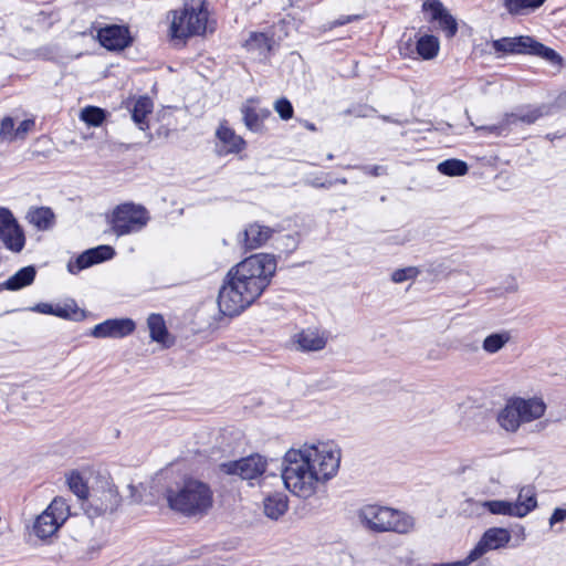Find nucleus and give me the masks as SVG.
Listing matches in <instances>:
<instances>
[{
  "mask_svg": "<svg viewBox=\"0 0 566 566\" xmlns=\"http://www.w3.org/2000/svg\"><path fill=\"white\" fill-rule=\"evenodd\" d=\"M274 109L283 120H289L294 115L293 105L286 97L275 101Z\"/></svg>",
  "mask_w": 566,
  "mask_h": 566,
  "instance_id": "obj_42",
  "label": "nucleus"
},
{
  "mask_svg": "<svg viewBox=\"0 0 566 566\" xmlns=\"http://www.w3.org/2000/svg\"><path fill=\"white\" fill-rule=\"evenodd\" d=\"M17 139L14 120L7 116L0 122V142L12 143Z\"/></svg>",
  "mask_w": 566,
  "mask_h": 566,
  "instance_id": "obj_40",
  "label": "nucleus"
},
{
  "mask_svg": "<svg viewBox=\"0 0 566 566\" xmlns=\"http://www.w3.org/2000/svg\"><path fill=\"white\" fill-rule=\"evenodd\" d=\"M125 107L132 114L133 120L137 124H142V96H133L124 102Z\"/></svg>",
  "mask_w": 566,
  "mask_h": 566,
  "instance_id": "obj_41",
  "label": "nucleus"
},
{
  "mask_svg": "<svg viewBox=\"0 0 566 566\" xmlns=\"http://www.w3.org/2000/svg\"><path fill=\"white\" fill-rule=\"evenodd\" d=\"M469 170L465 161L457 158L446 159L438 165V171L449 177L464 176Z\"/></svg>",
  "mask_w": 566,
  "mask_h": 566,
  "instance_id": "obj_33",
  "label": "nucleus"
},
{
  "mask_svg": "<svg viewBox=\"0 0 566 566\" xmlns=\"http://www.w3.org/2000/svg\"><path fill=\"white\" fill-rule=\"evenodd\" d=\"M0 240L6 249L11 252L20 253L25 245V235L22 228H12L0 232Z\"/></svg>",
  "mask_w": 566,
  "mask_h": 566,
  "instance_id": "obj_30",
  "label": "nucleus"
},
{
  "mask_svg": "<svg viewBox=\"0 0 566 566\" xmlns=\"http://www.w3.org/2000/svg\"><path fill=\"white\" fill-rule=\"evenodd\" d=\"M333 181H334V185H336V184H343V185H346V184L348 182V181H347V179H346L345 177H343V178H337V179H335V180H333Z\"/></svg>",
  "mask_w": 566,
  "mask_h": 566,
  "instance_id": "obj_60",
  "label": "nucleus"
},
{
  "mask_svg": "<svg viewBox=\"0 0 566 566\" xmlns=\"http://www.w3.org/2000/svg\"><path fill=\"white\" fill-rule=\"evenodd\" d=\"M168 35H207L217 31V20L209 12L207 0H185L181 9L167 14Z\"/></svg>",
  "mask_w": 566,
  "mask_h": 566,
  "instance_id": "obj_3",
  "label": "nucleus"
},
{
  "mask_svg": "<svg viewBox=\"0 0 566 566\" xmlns=\"http://www.w3.org/2000/svg\"><path fill=\"white\" fill-rule=\"evenodd\" d=\"M25 218L38 230L45 231L53 227L55 216L50 208L40 207L31 208Z\"/></svg>",
  "mask_w": 566,
  "mask_h": 566,
  "instance_id": "obj_25",
  "label": "nucleus"
},
{
  "mask_svg": "<svg viewBox=\"0 0 566 566\" xmlns=\"http://www.w3.org/2000/svg\"><path fill=\"white\" fill-rule=\"evenodd\" d=\"M426 20L446 35H455L459 30L458 20L440 0H424L421 6Z\"/></svg>",
  "mask_w": 566,
  "mask_h": 566,
  "instance_id": "obj_7",
  "label": "nucleus"
},
{
  "mask_svg": "<svg viewBox=\"0 0 566 566\" xmlns=\"http://www.w3.org/2000/svg\"><path fill=\"white\" fill-rule=\"evenodd\" d=\"M70 514V505L66 500L62 496L54 497L49 506L36 516L32 526L34 535L41 539L51 537L66 522Z\"/></svg>",
  "mask_w": 566,
  "mask_h": 566,
  "instance_id": "obj_5",
  "label": "nucleus"
},
{
  "mask_svg": "<svg viewBox=\"0 0 566 566\" xmlns=\"http://www.w3.org/2000/svg\"><path fill=\"white\" fill-rule=\"evenodd\" d=\"M376 109L369 106H360L358 109H347L346 114H355L358 117H368Z\"/></svg>",
  "mask_w": 566,
  "mask_h": 566,
  "instance_id": "obj_52",
  "label": "nucleus"
},
{
  "mask_svg": "<svg viewBox=\"0 0 566 566\" xmlns=\"http://www.w3.org/2000/svg\"><path fill=\"white\" fill-rule=\"evenodd\" d=\"M147 327L151 342L157 343L161 349H168L176 344L177 338L169 333L163 315L150 314L147 318Z\"/></svg>",
  "mask_w": 566,
  "mask_h": 566,
  "instance_id": "obj_18",
  "label": "nucleus"
},
{
  "mask_svg": "<svg viewBox=\"0 0 566 566\" xmlns=\"http://www.w3.org/2000/svg\"><path fill=\"white\" fill-rule=\"evenodd\" d=\"M518 290V284L515 280V277H510L506 282V285L504 286L503 293H515Z\"/></svg>",
  "mask_w": 566,
  "mask_h": 566,
  "instance_id": "obj_55",
  "label": "nucleus"
},
{
  "mask_svg": "<svg viewBox=\"0 0 566 566\" xmlns=\"http://www.w3.org/2000/svg\"><path fill=\"white\" fill-rule=\"evenodd\" d=\"M379 117H380L384 122H386V123H392V124L400 125V126L406 125V124L408 123V120H407V119H403V120H402V119H399V118H394V117L388 116V115H380Z\"/></svg>",
  "mask_w": 566,
  "mask_h": 566,
  "instance_id": "obj_57",
  "label": "nucleus"
},
{
  "mask_svg": "<svg viewBox=\"0 0 566 566\" xmlns=\"http://www.w3.org/2000/svg\"><path fill=\"white\" fill-rule=\"evenodd\" d=\"M518 535H521L523 538L525 537V528L522 525L518 526Z\"/></svg>",
  "mask_w": 566,
  "mask_h": 566,
  "instance_id": "obj_61",
  "label": "nucleus"
},
{
  "mask_svg": "<svg viewBox=\"0 0 566 566\" xmlns=\"http://www.w3.org/2000/svg\"><path fill=\"white\" fill-rule=\"evenodd\" d=\"M252 102H254V99L250 98L245 104L242 105V118L248 129L251 132H259L262 128V119L256 109L250 105Z\"/></svg>",
  "mask_w": 566,
  "mask_h": 566,
  "instance_id": "obj_34",
  "label": "nucleus"
},
{
  "mask_svg": "<svg viewBox=\"0 0 566 566\" xmlns=\"http://www.w3.org/2000/svg\"><path fill=\"white\" fill-rule=\"evenodd\" d=\"M340 452L327 443L305 444L285 453L281 479L287 490L300 497L315 493L316 484L332 479L338 471Z\"/></svg>",
  "mask_w": 566,
  "mask_h": 566,
  "instance_id": "obj_2",
  "label": "nucleus"
},
{
  "mask_svg": "<svg viewBox=\"0 0 566 566\" xmlns=\"http://www.w3.org/2000/svg\"><path fill=\"white\" fill-rule=\"evenodd\" d=\"M545 0H505L504 8L513 15L528 14L544 4Z\"/></svg>",
  "mask_w": 566,
  "mask_h": 566,
  "instance_id": "obj_32",
  "label": "nucleus"
},
{
  "mask_svg": "<svg viewBox=\"0 0 566 566\" xmlns=\"http://www.w3.org/2000/svg\"><path fill=\"white\" fill-rule=\"evenodd\" d=\"M509 126L505 125L504 120L500 125H488V126H479L475 129L479 132H484L488 134H494V135H501L504 129H506Z\"/></svg>",
  "mask_w": 566,
  "mask_h": 566,
  "instance_id": "obj_49",
  "label": "nucleus"
},
{
  "mask_svg": "<svg viewBox=\"0 0 566 566\" xmlns=\"http://www.w3.org/2000/svg\"><path fill=\"white\" fill-rule=\"evenodd\" d=\"M306 184L314 188H324V189H329L331 187L334 186V181H332V179H323V177H319V176L307 179Z\"/></svg>",
  "mask_w": 566,
  "mask_h": 566,
  "instance_id": "obj_47",
  "label": "nucleus"
},
{
  "mask_svg": "<svg viewBox=\"0 0 566 566\" xmlns=\"http://www.w3.org/2000/svg\"><path fill=\"white\" fill-rule=\"evenodd\" d=\"M112 230L117 235H124L142 224V208L133 203L118 206L112 216Z\"/></svg>",
  "mask_w": 566,
  "mask_h": 566,
  "instance_id": "obj_12",
  "label": "nucleus"
},
{
  "mask_svg": "<svg viewBox=\"0 0 566 566\" xmlns=\"http://www.w3.org/2000/svg\"><path fill=\"white\" fill-rule=\"evenodd\" d=\"M106 111L97 106H86L81 112V119L90 126H101L106 118Z\"/></svg>",
  "mask_w": 566,
  "mask_h": 566,
  "instance_id": "obj_36",
  "label": "nucleus"
},
{
  "mask_svg": "<svg viewBox=\"0 0 566 566\" xmlns=\"http://www.w3.org/2000/svg\"><path fill=\"white\" fill-rule=\"evenodd\" d=\"M509 340L507 332L493 333L484 338L482 347L486 353L494 354L503 348Z\"/></svg>",
  "mask_w": 566,
  "mask_h": 566,
  "instance_id": "obj_35",
  "label": "nucleus"
},
{
  "mask_svg": "<svg viewBox=\"0 0 566 566\" xmlns=\"http://www.w3.org/2000/svg\"><path fill=\"white\" fill-rule=\"evenodd\" d=\"M533 38H499L492 41V48L503 56L506 54H525L527 52V41Z\"/></svg>",
  "mask_w": 566,
  "mask_h": 566,
  "instance_id": "obj_22",
  "label": "nucleus"
},
{
  "mask_svg": "<svg viewBox=\"0 0 566 566\" xmlns=\"http://www.w3.org/2000/svg\"><path fill=\"white\" fill-rule=\"evenodd\" d=\"M293 343L301 352H318L325 348L327 337L316 328H306L293 336Z\"/></svg>",
  "mask_w": 566,
  "mask_h": 566,
  "instance_id": "obj_21",
  "label": "nucleus"
},
{
  "mask_svg": "<svg viewBox=\"0 0 566 566\" xmlns=\"http://www.w3.org/2000/svg\"><path fill=\"white\" fill-rule=\"evenodd\" d=\"M143 213H144V226H146L148 217H147V210L145 208L143 210Z\"/></svg>",
  "mask_w": 566,
  "mask_h": 566,
  "instance_id": "obj_62",
  "label": "nucleus"
},
{
  "mask_svg": "<svg viewBox=\"0 0 566 566\" xmlns=\"http://www.w3.org/2000/svg\"><path fill=\"white\" fill-rule=\"evenodd\" d=\"M394 509L376 504H367L359 509L358 518L361 524L374 533H385L387 520L392 516Z\"/></svg>",
  "mask_w": 566,
  "mask_h": 566,
  "instance_id": "obj_13",
  "label": "nucleus"
},
{
  "mask_svg": "<svg viewBox=\"0 0 566 566\" xmlns=\"http://www.w3.org/2000/svg\"><path fill=\"white\" fill-rule=\"evenodd\" d=\"M136 329V323L132 318H108L96 324L90 332L94 338L119 339L129 336Z\"/></svg>",
  "mask_w": 566,
  "mask_h": 566,
  "instance_id": "obj_11",
  "label": "nucleus"
},
{
  "mask_svg": "<svg viewBox=\"0 0 566 566\" xmlns=\"http://www.w3.org/2000/svg\"><path fill=\"white\" fill-rule=\"evenodd\" d=\"M353 168L361 170L365 175L371 177H379L387 174V169L384 166L379 165H363V166H354Z\"/></svg>",
  "mask_w": 566,
  "mask_h": 566,
  "instance_id": "obj_45",
  "label": "nucleus"
},
{
  "mask_svg": "<svg viewBox=\"0 0 566 566\" xmlns=\"http://www.w3.org/2000/svg\"><path fill=\"white\" fill-rule=\"evenodd\" d=\"M115 254V251L109 245H98L96 248L88 249L81 253L74 262L70 261L67 270L72 274H76L80 271L87 269L94 264L111 260Z\"/></svg>",
  "mask_w": 566,
  "mask_h": 566,
  "instance_id": "obj_14",
  "label": "nucleus"
},
{
  "mask_svg": "<svg viewBox=\"0 0 566 566\" xmlns=\"http://www.w3.org/2000/svg\"><path fill=\"white\" fill-rule=\"evenodd\" d=\"M560 99L566 103V92L562 94Z\"/></svg>",
  "mask_w": 566,
  "mask_h": 566,
  "instance_id": "obj_64",
  "label": "nucleus"
},
{
  "mask_svg": "<svg viewBox=\"0 0 566 566\" xmlns=\"http://www.w3.org/2000/svg\"><path fill=\"white\" fill-rule=\"evenodd\" d=\"M527 46L528 49L526 53L541 56L552 65L557 66L558 69L563 66L564 60L555 50L532 40L527 41Z\"/></svg>",
  "mask_w": 566,
  "mask_h": 566,
  "instance_id": "obj_31",
  "label": "nucleus"
},
{
  "mask_svg": "<svg viewBox=\"0 0 566 566\" xmlns=\"http://www.w3.org/2000/svg\"><path fill=\"white\" fill-rule=\"evenodd\" d=\"M512 539L511 532L504 527H490L480 537L476 545L469 552V559L473 563L490 551L505 548Z\"/></svg>",
  "mask_w": 566,
  "mask_h": 566,
  "instance_id": "obj_10",
  "label": "nucleus"
},
{
  "mask_svg": "<svg viewBox=\"0 0 566 566\" xmlns=\"http://www.w3.org/2000/svg\"><path fill=\"white\" fill-rule=\"evenodd\" d=\"M216 136L221 143V146L217 149L219 156L239 154L245 147V140L224 124H220L216 132Z\"/></svg>",
  "mask_w": 566,
  "mask_h": 566,
  "instance_id": "obj_19",
  "label": "nucleus"
},
{
  "mask_svg": "<svg viewBox=\"0 0 566 566\" xmlns=\"http://www.w3.org/2000/svg\"><path fill=\"white\" fill-rule=\"evenodd\" d=\"M36 275V270L33 265H28L20 269L7 281L0 283V291H18L33 283Z\"/></svg>",
  "mask_w": 566,
  "mask_h": 566,
  "instance_id": "obj_23",
  "label": "nucleus"
},
{
  "mask_svg": "<svg viewBox=\"0 0 566 566\" xmlns=\"http://www.w3.org/2000/svg\"><path fill=\"white\" fill-rule=\"evenodd\" d=\"M275 272L276 259L268 253L253 254L230 269L218 295L220 312L239 315L261 296Z\"/></svg>",
  "mask_w": 566,
  "mask_h": 566,
  "instance_id": "obj_1",
  "label": "nucleus"
},
{
  "mask_svg": "<svg viewBox=\"0 0 566 566\" xmlns=\"http://www.w3.org/2000/svg\"><path fill=\"white\" fill-rule=\"evenodd\" d=\"M522 423L539 419L546 411V405L541 398H512Z\"/></svg>",
  "mask_w": 566,
  "mask_h": 566,
  "instance_id": "obj_20",
  "label": "nucleus"
},
{
  "mask_svg": "<svg viewBox=\"0 0 566 566\" xmlns=\"http://www.w3.org/2000/svg\"><path fill=\"white\" fill-rule=\"evenodd\" d=\"M38 55L43 59H51L53 56V51L51 49H41Z\"/></svg>",
  "mask_w": 566,
  "mask_h": 566,
  "instance_id": "obj_58",
  "label": "nucleus"
},
{
  "mask_svg": "<svg viewBox=\"0 0 566 566\" xmlns=\"http://www.w3.org/2000/svg\"><path fill=\"white\" fill-rule=\"evenodd\" d=\"M361 18H363V15H360V14L342 15L340 18H338L329 23V25H331L329 29H333L338 25H344V24L353 22V21L360 20Z\"/></svg>",
  "mask_w": 566,
  "mask_h": 566,
  "instance_id": "obj_50",
  "label": "nucleus"
},
{
  "mask_svg": "<svg viewBox=\"0 0 566 566\" xmlns=\"http://www.w3.org/2000/svg\"><path fill=\"white\" fill-rule=\"evenodd\" d=\"M417 41L413 43L412 39L399 46L401 55L413 57L418 55L422 60H431L437 56L440 44L439 38H416Z\"/></svg>",
  "mask_w": 566,
  "mask_h": 566,
  "instance_id": "obj_15",
  "label": "nucleus"
},
{
  "mask_svg": "<svg viewBox=\"0 0 566 566\" xmlns=\"http://www.w3.org/2000/svg\"><path fill=\"white\" fill-rule=\"evenodd\" d=\"M250 35L256 36V35H265L262 32H251Z\"/></svg>",
  "mask_w": 566,
  "mask_h": 566,
  "instance_id": "obj_63",
  "label": "nucleus"
},
{
  "mask_svg": "<svg viewBox=\"0 0 566 566\" xmlns=\"http://www.w3.org/2000/svg\"><path fill=\"white\" fill-rule=\"evenodd\" d=\"M153 112V102L144 96V133H146L147 128H148V125L146 123V117L149 113Z\"/></svg>",
  "mask_w": 566,
  "mask_h": 566,
  "instance_id": "obj_53",
  "label": "nucleus"
},
{
  "mask_svg": "<svg viewBox=\"0 0 566 566\" xmlns=\"http://www.w3.org/2000/svg\"><path fill=\"white\" fill-rule=\"evenodd\" d=\"M167 501L171 510L185 516L202 515L212 506L213 492L207 483L190 478L176 489H168Z\"/></svg>",
  "mask_w": 566,
  "mask_h": 566,
  "instance_id": "obj_4",
  "label": "nucleus"
},
{
  "mask_svg": "<svg viewBox=\"0 0 566 566\" xmlns=\"http://www.w3.org/2000/svg\"><path fill=\"white\" fill-rule=\"evenodd\" d=\"M287 496L283 493L270 494L264 499V514L277 520L287 511Z\"/></svg>",
  "mask_w": 566,
  "mask_h": 566,
  "instance_id": "obj_26",
  "label": "nucleus"
},
{
  "mask_svg": "<svg viewBox=\"0 0 566 566\" xmlns=\"http://www.w3.org/2000/svg\"><path fill=\"white\" fill-rule=\"evenodd\" d=\"M119 503L120 496L117 490L107 483L106 489L93 491L84 510L90 518H95L115 512Z\"/></svg>",
  "mask_w": 566,
  "mask_h": 566,
  "instance_id": "obj_8",
  "label": "nucleus"
},
{
  "mask_svg": "<svg viewBox=\"0 0 566 566\" xmlns=\"http://www.w3.org/2000/svg\"><path fill=\"white\" fill-rule=\"evenodd\" d=\"M385 527V533L409 534L415 530V518L405 512L394 509V514L387 520Z\"/></svg>",
  "mask_w": 566,
  "mask_h": 566,
  "instance_id": "obj_24",
  "label": "nucleus"
},
{
  "mask_svg": "<svg viewBox=\"0 0 566 566\" xmlns=\"http://www.w3.org/2000/svg\"><path fill=\"white\" fill-rule=\"evenodd\" d=\"M274 38H248L242 46L256 59H266L272 50Z\"/></svg>",
  "mask_w": 566,
  "mask_h": 566,
  "instance_id": "obj_28",
  "label": "nucleus"
},
{
  "mask_svg": "<svg viewBox=\"0 0 566 566\" xmlns=\"http://www.w3.org/2000/svg\"><path fill=\"white\" fill-rule=\"evenodd\" d=\"M189 38H169L170 44L175 49H182L187 45Z\"/></svg>",
  "mask_w": 566,
  "mask_h": 566,
  "instance_id": "obj_56",
  "label": "nucleus"
},
{
  "mask_svg": "<svg viewBox=\"0 0 566 566\" xmlns=\"http://www.w3.org/2000/svg\"><path fill=\"white\" fill-rule=\"evenodd\" d=\"M549 114V106L545 104L541 105H521L516 107L512 113L504 116V123L507 126L523 123L525 125H532L539 118Z\"/></svg>",
  "mask_w": 566,
  "mask_h": 566,
  "instance_id": "obj_16",
  "label": "nucleus"
},
{
  "mask_svg": "<svg viewBox=\"0 0 566 566\" xmlns=\"http://www.w3.org/2000/svg\"><path fill=\"white\" fill-rule=\"evenodd\" d=\"M95 31L96 35H129L128 27L120 24H108L96 21L92 24L91 33Z\"/></svg>",
  "mask_w": 566,
  "mask_h": 566,
  "instance_id": "obj_37",
  "label": "nucleus"
},
{
  "mask_svg": "<svg viewBox=\"0 0 566 566\" xmlns=\"http://www.w3.org/2000/svg\"><path fill=\"white\" fill-rule=\"evenodd\" d=\"M34 127L33 119H24L15 128L17 139H24L27 134Z\"/></svg>",
  "mask_w": 566,
  "mask_h": 566,
  "instance_id": "obj_46",
  "label": "nucleus"
},
{
  "mask_svg": "<svg viewBox=\"0 0 566 566\" xmlns=\"http://www.w3.org/2000/svg\"><path fill=\"white\" fill-rule=\"evenodd\" d=\"M67 485L80 500H87L88 488L78 472H72L67 476Z\"/></svg>",
  "mask_w": 566,
  "mask_h": 566,
  "instance_id": "obj_38",
  "label": "nucleus"
},
{
  "mask_svg": "<svg viewBox=\"0 0 566 566\" xmlns=\"http://www.w3.org/2000/svg\"><path fill=\"white\" fill-rule=\"evenodd\" d=\"M420 271L416 266H408L403 269H398L394 271L391 274V280L395 283H402L408 280L416 279L419 275Z\"/></svg>",
  "mask_w": 566,
  "mask_h": 566,
  "instance_id": "obj_43",
  "label": "nucleus"
},
{
  "mask_svg": "<svg viewBox=\"0 0 566 566\" xmlns=\"http://www.w3.org/2000/svg\"><path fill=\"white\" fill-rule=\"evenodd\" d=\"M305 127L312 132H315L316 130V126L315 124L313 123H310V122H305Z\"/></svg>",
  "mask_w": 566,
  "mask_h": 566,
  "instance_id": "obj_59",
  "label": "nucleus"
},
{
  "mask_svg": "<svg viewBox=\"0 0 566 566\" xmlns=\"http://www.w3.org/2000/svg\"><path fill=\"white\" fill-rule=\"evenodd\" d=\"M472 562L469 559V555L462 560L457 562H450V563H440V564H433L431 566H469Z\"/></svg>",
  "mask_w": 566,
  "mask_h": 566,
  "instance_id": "obj_54",
  "label": "nucleus"
},
{
  "mask_svg": "<svg viewBox=\"0 0 566 566\" xmlns=\"http://www.w3.org/2000/svg\"><path fill=\"white\" fill-rule=\"evenodd\" d=\"M566 518V509L557 507L549 517V525L553 526Z\"/></svg>",
  "mask_w": 566,
  "mask_h": 566,
  "instance_id": "obj_51",
  "label": "nucleus"
},
{
  "mask_svg": "<svg viewBox=\"0 0 566 566\" xmlns=\"http://www.w3.org/2000/svg\"><path fill=\"white\" fill-rule=\"evenodd\" d=\"M54 316L81 322L85 318V311L80 308L73 298H67L63 303L55 304Z\"/></svg>",
  "mask_w": 566,
  "mask_h": 566,
  "instance_id": "obj_29",
  "label": "nucleus"
},
{
  "mask_svg": "<svg viewBox=\"0 0 566 566\" xmlns=\"http://www.w3.org/2000/svg\"><path fill=\"white\" fill-rule=\"evenodd\" d=\"M517 410L512 399H510L505 407L497 415L499 424L510 432H515L520 428L522 421L518 419Z\"/></svg>",
  "mask_w": 566,
  "mask_h": 566,
  "instance_id": "obj_27",
  "label": "nucleus"
},
{
  "mask_svg": "<svg viewBox=\"0 0 566 566\" xmlns=\"http://www.w3.org/2000/svg\"><path fill=\"white\" fill-rule=\"evenodd\" d=\"M266 469V460L259 453L228 461L220 464V470L229 475H239L243 480H253L261 476Z\"/></svg>",
  "mask_w": 566,
  "mask_h": 566,
  "instance_id": "obj_9",
  "label": "nucleus"
},
{
  "mask_svg": "<svg viewBox=\"0 0 566 566\" xmlns=\"http://www.w3.org/2000/svg\"><path fill=\"white\" fill-rule=\"evenodd\" d=\"M483 506L494 515L524 517L536 509L537 500L532 486H523L520 490L516 502L491 500L484 502Z\"/></svg>",
  "mask_w": 566,
  "mask_h": 566,
  "instance_id": "obj_6",
  "label": "nucleus"
},
{
  "mask_svg": "<svg viewBox=\"0 0 566 566\" xmlns=\"http://www.w3.org/2000/svg\"><path fill=\"white\" fill-rule=\"evenodd\" d=\"M54 306L55 304L41 302L32 306L30 311L45 315H54Z\"/></svg>",
  "mask_w": 566,
  "mask_h": 566,
  "instance_id": "obj_48",
  "label": "nucleus"
},
{
  "mask_svg": "<svg viewBox=\"0 0 566 566\" xmlns=\"http://www.w3.org/2000/svg\"><path fill=\"white\" fill-rule=\"evenodd\" d=\"M99 44L108 51H122L133 43L135 38H96Z\"/></svg>",
  "mask_w": 566,
  "mask_h": 566,
  "instance_id": "obj_39",
  "label": "nucleus"
},
{
  "mask_svg": "<svg viewBox=\"0 0 566 566\" xmlns=\"http://www.w3.org/2000/svg\"><path fill=\"white\" fill-rule=\"evenodd\" d=\"M12 228H21L12 212L4 207H0V232Z\"/></svg>",
  "mask_w": 566,
  "mask_h": 566,
  "instance_id": "obj_44",
  "label": "nucleus"
},
{
  "mask_svg": "<svg viewBox=\"0 0 566 566\" xmlns=\"http://www.w3.org/2000/svg\"><path fill=\"white\" fill-rule=\"evenodd\" d=\"M273 233L274 229L253 222L239 234V241L245 250H255L265 244Z\"/></svg>",
  "mask_w": 566,
  "mask_h": 566,
  "instance_id": "obj_17",
  "label": "nucleus"
}]
</instances>
